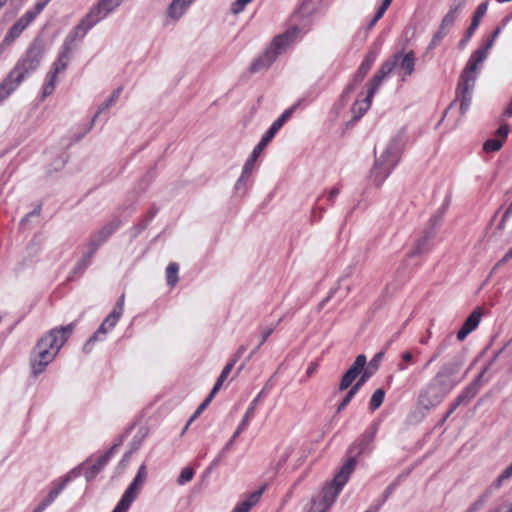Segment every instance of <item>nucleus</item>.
<instances>
[{
    "instance_id": "6e6552de",
    "label": "nucleus",
    "mask_w": 512,
    "mask_h": 512,
    "mask_svg": "<svg viewBox=\"0 0 512 512\" xmlns=\"http://www.w3.org/2000/svg\"><path fill=\"white\" fill-rule=\"evenodd\" d=\"M356 465L357 461H355V458L349 457L336 473L332 481L323 487L319 504L323 506L324 510H328L334 504L339 493L355 470Z\"/></svg>"
},
{
    "instance_id": "20e7f679",
    "label": "nucleus",
    "mask_w": 512,
    "mask_h": 512,
    "mask_svg": "<svg viewBox=\"0 0 512 512\" xmlns=\"http://www.w3.org/2000/svg\"><path fill=\"white\" fill-rule=\"evenodd\" d=\"M493 44L494 40L489 39L483 47L475 50L471 54L459 76L455 90V99L445 111V114L457 101L460 102V113L462 115H464L469 110L472 102L473 90L475 88L476 80L478 77V65L482 64L487 58L488 51L492 48Z\"/></svg>"
},
{
    "instance_id": "a19ab883",
    "label": "nucleus",
    "mask_w": 512,
    "mask_h": 512,
    "mask_svg": "<svg viewBox=\"0 0 512 512\" xmlns=\"http://www.w3.org/2000/svg\"><path fill=\"white\" fill-rule=\"evenodd\" d=\"M22 32L16 24H13L5 35V44H13Z\"/></svg>"
},
{
    "instance_id": "423d86ee",
    "label": "nucleus",
    "mask_w": 512,
    "mask_h": 512,
    "mask_svg": "<svg viewBox=\"0 0 512 512\" xmlns=\"http://www.w3.org/2000/svg\"><path fill=\"white\" fill-rule=\"evenodd\" d=\"M301 102L302 100H298L292 107L285 110L282 113V115L272 123L269 129L262 136L260 142L254 147L251 155L249 156V158L247 159L243 166L242 174L239 177L236 184L237 188H239L240 184L244 183L249 178L254 169L255 162L257 161L263 149L269 144V142L273 139L275 134L278 132V130L281 129L285 122L292 116L293 112L299 107Z\"/></svg>"
},
{
    "instance_id": "7c9ffc66",
    "label": "nucleus",
    "mask_w": 512,
    "mask_h": 512,
    "mask_svg": "<svg viewBox=\"0 0 512 512\" xmlns=\"http://www.w3.org/2000/svg\"><path fill=\"white\" fill-rule=\"evenodd\" d=\"M178 264L172 262L166 268V280L167 284L171 287L175 286L178 282Z\"/></svg>"
},
{
    "instance_id": "de8ad7c7",
    "label": "nucleus",
    "mask_w": 512,
    "mask_h": 512,
    "mask_svg": "<svg viewBox=\"0 0 512 512\" xmlns=\"http://www.w3.org/2000/svg\"><path fill=\"white\" fill-rule=\"evenodd\" d=\"M41 213V205H38L36 208H34L30 213L26 214L20 221V226L24 228L30 218L32 217H39Z\"/></svg>"
},
{
    "instance_id": "9d476101",
    "label": "nucleus",
    "mask_w": 512,
    "mask_h": 512,
    "mask_svg": "<svg viewBox=\"0 0 512 512\" xmlns=\"http://www.w3.org/2000/svg\"><path fill=\"white\" fill-rule=\"evenodd\" d=\"M299 29L292 27L286 33L276 36L272 42V46L276 51H267L263 55L259 56L250 66L252 73L259 72L263 69L268 68L276 59L277 54L281 49L285 48L292 41L293 38L298 34Z\"/></svg>"
},
{
    "instance_id": "39448f33",
    "label": "nucleus",
    "mask_w": 512,
    "mask_h": 512,
    "mask_svg": "<svg viewBox=\"0 0 512 512\" xmlns=\"http://www.w3.org/2000/svg\"><path fill=\"white\" fill-rule=\"evenodd\" d=\"M383 357L384 351L376 353L365 368L367 363L366 356L364 354L358 355L349 369L343 374L339 383V391L348 389L357 378L358 380L354 384L361 388L379 369Z\"/></svg>"
},
{
    "instance_id": "f704fd0d",
    "label": "nucleus",
    "mask_w": 512,
    "mask_h": 512,
    "mask_svg": "<svg viewBox=\"0 0 512 512\" xmlns=\"http://www.w3.org/2000/svg\"><path fill=\"white\" fill-rule=\"evenodd\" d=\"M492 492L493 490H491V488L488 487L485 490V492L481 496H479V498L467 509L466 512H477L478 510H480L484 506L487 498L492 494Z\"/></svg>"
},
{
    "instance_id": "2eb2a0df",
    "label": "nucleus",
    "mask_w": 512,
    "mask_h": 512,
    "mask_svg": "<svg viewBox=\"0 0 512 512\" xmlns=\"http://www.w3.org/2000/svg\"><path fill=\"white\" fill-rule=\"evenodd\" d=\"M488 6H489V2L488 1H484V2H482V3H480L478 5L477 9L475 10V12L473 14L471 23H470L469 27L467 28V30L465 32L464 37L458 43V48L460 50H464L465 49L467 43L469 42L471 37L474 35L475 31L477 30V28H478V26L480 24V21H481L482 17L487 12Z\"/></svg>"
},
{
    "instance_id": "aec40b11",
    "label": "nucleus",
    "mask_w": 512,
    "mask_h": 512,
    "mask_svg": "<svg viewBox=\"0 0 512 512\" xmlns=\"http://www.w3.org/2000/svg\"><path fill=\"white\" fill-rule=\"evenodd\" d=\"M121 3L122 0H100L97 5L89 11V17L93 18L98 23Z\"/></svg>"
},
{
    "instance_id": "864d4df0",
    "label": "nucleus",
    "mask_w": 512,
    "mask_h": 512,
    "mask_svg": "<svg viewBox=\"0 0 512 512\" xmlns=\"http://www.w3.org/2000/svg\"><path fill=\"white\" fill-rule=\"evenodd\" d=\"M291 452H292L291 448L286 449L285 453L280 457V459L276 463V466L274 468V470H275L274 473H276L284 465V463L287 461V459L291 455Z\"/></svg>"
},
{
    "instance_id": "412c9836",
    "label": "nucleus",
    "mask_w": 512,
    "mask_h": 512,
    "mask_svg": "<svg viewBox=\"0 0 512 512\" xmlns=\"http://www.w3.org/2000/svg\"><path fill=\"white\" fill-rule=\"evenodd\" d=\"M481 317H482V309L480 307H477L476 309H474L472 311V313L468 316V318L463 323L462 327L460 328V330L457 333V339L459 341L465 340L466 337L478 327V325L481 321Z\"/></svg>"
},
{
    "instance_id": "c03bdc74",
    "label": "nucleus",
    "mask_w": 512,
    "mask_h": 512,
    "mask_svg": "<svg viewBox=\"0 0 512 512\" xmlns=\"http://www.w3.org/2000/svg\"><path fill=\"white\" fill-rule=\"evenodd\" d=\"M213 397L208 395L206 399L198 406L196 411L193 413V415L188 420V425H190L209 405V403L212 401Z\"/></svg>"
},
{
    "instance_id": "c756f323",
    "label": "nucleus",
    "mask_w": 512,
    "mask_h": 512,
    "mask_svg": "<svg viewBox=\"0 0 512 512\" xmlns=\"http://www.w3.org/2000/svg\"><path fill=\"white\" fill-rule=\"evenodd\" d=\"M478 393V390L474 388V386H471L470 384L466 386L463 391L456 397V400L461 405L464 403H468L471 401Z\"/></svg>"
},
{
    "instance_id": "5fc2aeb1",
    "label": "nucleus",
    "mask_w": 512,
    "mask_h": 512,
    "mask_svg": "<svg viewBox=\"0 0 512 512\" xmlns=\"http://www.w3.org/2000/svg\"><path fill=\"white\" fill-rule=\"evenodd\" d=\"M510 132V127L508 124L504 123L499 126V128L496 131V135L499 138L506 139L508 134Z\"/></svg>"
},
{
    "instance_id": "8fccbe9b",
    "label": "nucleus",
    "mask_w": 512,
    "mask_h": 512,
    "mask_svg": "<svg viewBox=\"0 0 512 512\" xmlns=\"http://www.w3.org/2000/svg\"><path fill=\"white\" fill-rule=\"evenodd\" d=\"M250 2L251 1H249V0H236L232 4L231 11L234 14H239L245 9L246 5L249 4Z\"/></svg>"
},
{
    "instance_id": "e433bc0d",
    "label": "nucleus",
    "mask_w": 512,
    "mask_h": 512,
    "mask_svg": "<svg viewBox=\"0 0 512 512\" xmlns=\"http://www.w3.org/2000/svg\"><path fill=\"white\" fill-rule=\"evenodd\" d=\"M449 30L445 29L444 27L439 25L438 30L434 33L429 45L428 49H434L436 48L443 38L448 34Z\"/></svg>"
},
{
    "instance_id": "bf43d9fd",
    "label": "nucleus",
    "mask_w": 512,
    "mask_h": 512,
    "mask_svg": "<svg viewBox=\"0 0 512 512\" xmlns=\"http://www.w3.org/2000/svg\"><path fill=\"white\" fill-rule=\"evenodd\" d=\"M224 381H225V379H223L222 377L219 376L216 383L214 384V387L212 388L211 392L209 393V395L214 398V396L219 391V389L221 388Z\"/></svg>"
},
{
    "instance_id": "a878e982",
    "label": "nucleus",
    "mask_w": 512,
    "mask_h": 512,
    "mask_svg": "<svg viewBox=\"0 0 512 512\" xmlns=\"http://www.w3.org/2000/svg\"><path fill=\"white\" fill-rule=\"evenodd\" d=\"M81 474V467H77L75 469H73L71 471L70 474H68L67 476H65L61 483L54 487L53 489H51V491L49 492L48 496L46 497V501L51 504L57 497L58 495L62 492V490L66 487L67 483L71 480L72 477H78L80 476Z\"/></svg>"
},
{
    "instance_id": "052dcab7",
    "label": "nucleus",
    "mask_w": 512,
    "mask_h": 512,
    "mask_svg": "<svg viewBox=\"0 0 512 512\" xmlns=\"http://www.w3.org/2000/svg\"><path fill=\"white\" fill-rule=\"evenodd\" d=\"M224 381H225V379H223L222 377L219 376L216 383L214 384V387L212 388L211 392L209 393V395L214 398V396L219 391V389L221 388Z\"/></svg>"
},
{
    "instance_id": "37998d69",
    "label": "nucleus",
    "mask_w": 512,
    "mask_h": 512,
    "mask_svg": "<svg viewBox=\"0 0 512 512\" xmlns=\"http://www.w3.org/2000/svg\"><path fill=\"white\" fill-rule=\"evenodd\" d=\"M194 476V470L191 467H185L182 469L179 477H178V484L184 485L192 480Z\"/></svg>"
},
{
    "instance_id": "9b49d317",
    "label": "nucleus",
    "mask_w": 512,
    "mask_h": 512,
    "mask_svg": "<svg viewBox=\"0 0 512 512\" xmlns=\"http://www.w3.org/2000/svg\"><path fill=\"white\" fill-rule=\"evenodd\" d=\"M392 67L393 63H387L383 67H380L373 78L369 81L366 97L362 101H356L352 107V111L354 113H358L356 118L361 117L369 109L374 94L382 84L383 80L390 75Z\"/></svg>"
},
{
    "instance_id": "4468645a",
    "label": "nucleus",
    "mask_w": 512,
    "mask_h": 512,
    "mask_svg": "<svg viewBox=\"0 0 512 512\" xmlns=\"http://www.w3.org/2000/svg\"><path fill=\"white\" fill-rule=\"evenodd\" d=\"M375 439V430H368L361 434L348 448L351 457L368 455L373 451Z\"/></svg>"
},
{
    "instance_id": "774afa93",
    "label": "nucleus",
    "mask_w": 512,
    "mask_h": 512,
    "mask_svg": "<svg viewBox=\"0 0 512 512\" xmlns=\"http://www.w3.org/2000/svg\"><path fill=\"white\" fill-rule=\"evenodd\" d=\"M318 365L316 363H311L309 367L307 368L306 374L307 376L313 375L317 370Z\"/></svg>"
},
{
    "instance_id": "1a4fd4ad",
    "label": "nucleus",
    "mask_w": 512,
    "mask_h": 512,
    "mask_svg": "<svg viewBox=\"0 0 512 512\" xmlns=\"http://www.w3.org/2000/svg\"><path fill=\"white\" fill-rule=\"evenodd\" d=\"M451 194H447L442 205L436 213L429 219L423 235L416 241L410 256H419L429 251V242L434 238L437 229L440 227L442 219L451 204Z\"/></svg>"
},
{
    "instance_id": "13d9d810",
    "label": "nucleus",
    "mask_w": 512,
    "mask_h": 512,
    "mask_svg": "<svg viewBox=\"0 0 512 512\" xmlns=\"http://www.w3.org/2000/svg\"><path fill=\"white\" fill-rule=\"evenodd\" d=\"M124 301H125V296H124V294H122L118 298V300H117L113 310L118 311V312L123 314V311H124Z\"/></svg>"
},
{
    "instance_id": "603ef678",
    "label": "nucleus",
    "mask_w": 512,
    "mask_h": 512,
    "mask_svg": "<svg viewBox=\"0 0 512 512\" xmlns=\"http://www.w3.org/2000/svg\"><path fill=\"white\" fill-rule=\"evenodd\" d=\"M397 486H398V481L396 480L386 487V489L382 495V502L387 501V499L394 493Z\"/></svg>"
},
{
    "instance_id": "5701e85b",
    "label": "nucleus",
    "mask_w": 512,
    "mask_h": 512,
    "mask_svg": "<svg viewBox=\"0 0 512 512\" xmlns=\"http://www.w3.org/2000/svg\"><path fill=\"white\" fill-rule=\"evenodd\" d=\"M120 444H114L106 453L100 456L96 463L90 466L85 472V478L88 482L92 481L98 473L108 464L114 451Z\"/></svg>"
},
{
    "instance_id": "c9c22d12",
    "label": "nucleus",
    "mask_w": 512,
    "mask_h": 512,
    "mask_svg": "<svg viewBox=\"0 0 512 512\" xmlns=\"http://www.w3.org/2000/svg\"><path fill=\"white\" fill-rule=\"evenodd\" d=\"M512 477V466L509 465L498 477L497 479L489 486V488H491V490H497L499 489L503 482L505 480H508L509 478Z\"/></svg>"
},
{
    "instance_id": "0eeeda50",
    "label": "nucleus",
    "mask_w": 512,
    "mask_h": 512,
    "mask_svg": "<svg viewBox=\"0 0 512 512\" xmlns=\"http://www.w3.org/2000/svg\"><path fill=\"white\" fill-rule=\"evenodd\" d=\"M401 148V138L395 136L389 141L384 152L375 159L370 176L377 186H380L385 181L398 163Z\"/></svg>"
},
{
    "instance_id": "6e6d98bb",
    "label": "nucleus",
    "mask_w": 512,
    "mask_h": 512,
    "mask_svg": "<svg viewBox=\"0 0 512 512\" xmlns=\"http://www.w3.org/2000/svg\"><path fill=\"white\" fill-rule=\"evenodd\" d=\"M236 363V359H232L230 362H228L225 367L223 368L220 377L223 379H227L228 375L230 374L231 370L233 369L234 365Z\"/></svg>"
},
{
    "instance_id": "4d7b16f0",
    "label": "nucleus",
    "mask_w": 512,
    "mask_h": 512,
    "mask_svg": "<svg viewBox=\"0 0 512 512\" xmlns=\"http://www.w3.org/2000/svg\"><path fill=\"white\" fill-rule=\"evenodd\" d=\"M512 259V247L509 249V251L497 262L495 268L500 267L504 264H506L509 260Z\"/></svg>"
},
{
    "instance_id": "f8f14e48",
    "label": "nucleus",
    "mask_w": 512,
    "mask_h": 512,
    "mask_svg": "<svg viewBox=\"0 0 512 512\" xmlns=\"http://www.w3.org/2000/svg\"><path fill=\"white\" fill-rule=\"evenodd\" d=\"M147 479V470L145 465H141L138 469V472L136 476L134 477L133 481L130 483V485L127 487L125 492L123 493L120 501L116 505V507L113 509L112 512H127L132 505V503L137 498L141 487L143 486L144 482Z\"/></svg>"
},
{
    "instance_id": "58836bf2",
    "label": "nucleus",
    "mask_w": 512,
    "mask_h": 512,
    "mask_svg": "<svg viewBox=\"0 0 512 512\" xmlns=\"http://www.w3.org/2000/svg\"><path fill=\"white\" fill-rule=\"evenodd\" d=\"M275 326H266L263 328L261 333V340L259 344L254 348V350L250 353L248 360L258 351V349L266 342L268 337L274 332Z\"/></svg>"
},
{
    "instance_id": "49530a36",
    "label": "nucleus",
    "mask_w": 512,
    "mask_h": 512,
    "mask_svg": "<svg viewBox=\"0 0 512 512\" xmlns=\"http://www.w3.org/2000/svg\"><path fill=\"white\" fill-rule=\"evenodd\" d=\"M87 249L88 251L83 255L81 260L78 262V267L86 268L89 265L91 258L97 251L93 249V246L87 245Z\"/></svg>"
},
{
    "instance_id": "4be33fe9",
    "label": "nucleus",
    "mask_w": 512,
    "mask_h": 512,
    "mask_svg": "<svg viewBox=\"0 0 512 512\" xmlns=\"http://www.w3.org/2000/svg\"><path fill=\"white\" fill-rule=\"evenodd\" d=\"M50 1L51 0H38L34 8L25 12V14H23L14 24H16L20 30L24 31L44 10Z\"/></svg>"
},
{
    "instance_id": "c85d7f7f",
    "label": "nucleus",
    "mask_w": 512,
    "mask_h": 512,
    "mask_svg": "<svg viewBox=\"0 0 512 512\" xmlns=\"http://www.w3.org/2000/svg\"><path fill=\"white\" fill-rule=\"evenodd\" d=\"M123 88L122 86L118 87L116 90L113 91L112 95L104 102L102 103L99 107H98V110L96 112V114L94 115V117L92 118V123L93 124L96 120V118L101 114L103 113L104 111H106L109 107H111L112 105H114L116 103V101L118 100L121 92H122Z\"/></svg>"
},
{
    "instance_id": "dca6fc26",
    "label": "nucleus",
    "mask_w": 512,
    "mask_h": 512,
    "mask_svg": "<svg viewBox=\"0 0 512 512\" xmlns=\"http://www.w3.org/2000/svg\"><path fill=\"white\" fill-rule=\"evenodd\" d=\"M121 221L118 218H113L101 229L92 234L88 246H93L94 250L98 248L119 228Z\"/></svg>"
},
{
    "instance_id": "473e14b6",
    "label": "nucleus",
    "mask_w": 512,
    "mask_h": 512,
    "mask_svg": "<svg viewBox=\"0 0 512 512\" xmlns=\"http://www.w3.org/2000/svg\"><path fill=\"white\" fill-rule=\"evenodd\" d=\"M359 390L360 388L357 385L353 384L349 391L344 396V398L342 399V401L337 406L336 412L340 413L342 410H344Z\"/></svg>"
},
{
    "instance_id": "338daca9",
    "label": "nucleus",
    "mask_w": 512,
    "mask_h": 512,
    "mask_svg": "<svg viewBox=\"0 0 512 512\" xmlns=\"http://www.w3.org/2000/svg\"><path fill=\"white\" fill-rule=\"evenodd\" d=\"M50 504L44 499L38 506L35 508L33 512H42L46 509Z\"/></svg>"
},
{
    "instance_id": "bb28decb",
    "label": "nucleus",
    "mask_w": 512,
    "mask_h": 512,
    "mask_svg": "<svg viewBox=\"0 0 512 512\" xmlns=\"http://www.w3.org/2000/svg\"><path fill=\"white\" fill-rule=\"evenodd\" d=\"M71 52L72 48H70L68 44H63L62 50L59 53L57 60L53 64V71L50 73H55V75H58L60 72L64 71L68 66Z\"/></svg>"
},
{
    "instance_id": "4c0bfd02",
    "label": "nucleus",
    "mask_w": 512,
    "mask_h": 512,
    "mask_svg": "<svg viewBox=\"0 0 512 512\" xmlns=\"http://www.w3.org/2000/svg\"><path fill=\"white\" fill-rule=\"evenodd\" d=\"M421 351L419 349L406 350L401 353V360L408 364L413 365L416 362V356L420 355Z\"/></svg>"
},
{
    "instance_id": "72a5a7b5",
    "label": "nucleus",
    "mask_w": 512,
    "mask_h": 512,
    "mask_svg": "<svg viewBox=\"0 0 512 512\" xmlns=\"http://www.w3.org/2000/svg\"><path fill=\"white\" fill-rule=\"evenodd\" d=\"M384 397H385V391L382 388L375 390L370 399V403H369L370 409L372 411L378 409L382 405V403L384 401Z\"/></svg>"
},
{
    "instance_id": "3c124183",
    "label": "nucleus",
    "mask_w": 512,
    "mask_h": 512,
    "mask_svg": "<svg viewBox=\"0 0 512 512\" xmlns=\"http://www.w3.org/2000/svg\"><path fill=\"white\" fill-rule=\"evenodd\" d=\"M389 6H390V3L388 2V0L382 1V4L380 5V7L378 8L377 12L375 13V15L373 17L374 22H378L383 17L384 13L389 8Z\"/></svg>"
},
{
    "instance_id": "79ce46f5",
    "label": "nucleus",
    "mask_w": 512,
    "mask_h": 512,
    "mask_svg": "<svg viewBox=\"0 0 512 512\" xmlns=\"http://www.w3.org/2000/svg\"><path fill=\"white\" fill-rule=\"evenodd\" d=\"M503 146V141L500 139H489L487 140L484 145L483 149L486 152H496L499 151Z\"/></svg>"
},
{
    "instance_id": "e2e57ef3",
    "label": "nucleus",
    "mask_w": 512,
    "mask_h": 512,
    "mask_svg": "<svg viewBox=\"0 0 512 512\" xmlns=\"http://www.w3.org/2000/svg\"><path fill=\"white\" fill-rule=\"evenodd\" d=\"M340 193V188L339 187H333L329 193H328V200L330 202H333L334 199L339 195Z\"/></svg>"
},
{
    "instance_id": "6ab92c4d",
    "label": "nucleus",
    "mask_w": 512,
    "mask_h": 512,
    "mask_svg": "<svg viewBox=\"0 0 512 512\" xmlns=\"http://www.w3.org/2000/svg\"><path fill=\"white\" fill-rule=\"evenodd\" d=\"M97 24L96 20L89 17V13L80 21V23L67 35L63 44H68L70 48L77 38H83L93 26Z\"/></svg>"
},
{
    "instance_id": "f03ea898",
    "label": "nucleus",
    "mask_w": 512,
    "mask_h": 512,
    "mask_svg": "<svg viewBox=\"0 0 512 512\" xmlns=\"http://www.w3.org/2000/svg\"><path fill=\"white\" fill-rule=\"evenodd\" d=\"M44 53V40L40 37L34 38L13 69L0 84V102L14 92L27 76L39 68Z\"/></svg>"
},
{
    "instance_id": "ddd939ff",
    "label": "nucleus",
    "mask_w": 512,
    "mask_h": 512,
    "mask_svg": "<svg viewBox=\"0 0 512 512\" xmlns=\"http://www.w3.org/2000/svg\"><path fill=\"white\" fill-rule=\"evenodd\" d=\"M265 390L262 389L259 394L252 400L250 403L248 409L245 412V415L237 427L236 431L232 435V437L229 439V441L225 444V446L222 448V450L219 452L217 457L212 461L211 466H217L220 461L225 457L227 451L232 447L234 444V441L236 438L246 429L248 425V421L253 417L255 409L260 401V399L264 396Z\"/></svg>"
},
{
    "instance_id": "393cba45",
    "label": "nucleus",
    "mask_w": 512,
    "mask_h": 512,
    "mask_svg": "<svg viewBox=\"0 0 512 512\" xmlns=\"http://www.w3.org/2000/svg\"><path fill=\"white\" fill-rule=\"evenodd\" d=\"M195 0H172L167 14L170 18L178 20Z\"/></svg>"
},
{
    "instance_id": "69168bd1",
    "label": "nucleus",
    "mask_w": 512,
    "mask_h": 512,
    "mask_svg": "<svg viewBox=\"0 0 512 512\" xmlns=\"http://www.w3.org/2000/svg\"><path fill=\"white\" fill-rule=\"evenodd\" d=\"M137 450V447H134L133 449H131L129 452L125 453L122 460L120 461L121 464H126L127 462H129L130 458H131V455L134 453V451Z\"/></svg>"
},
{
    "instance_id": "a18cd8bd",
    "label": "nucleus",
    "mask_w": 512,
    "mask_h": 512,
    "mask_svg": "<svg viewBox=\"0 0 512 512\" xmlns=\"http://www.w3.org/2000/svg\"><path fill=\"white\" fill-rule=\"evenodd\" d=\"M121 316L122 313L112 310L111 313L104 319V322L109 326V329H113Z\"/></svg>"
},
{
    "instance_id": "cd10ccee",
    "label": "nucleus",
    "mask_w": 512,
    "mask_h": 512,
    "mask_svg": "<svg viewBox=\"0 0 512 512\" xmlns=\"http://www.w3.org/2000/svg\"><path fill=\"white\" fill-rule=\"evenodd\" d=\"M264 490L265 486L253 492L246 501L235 507L232 512H249L250 509L259 501Z\"/></svg>"
},
{
    "instance_id": "f257e3e1",
    "label": "nucleus",
    "mask_w": 512,
    "mask_h": 512,
    "mask_svg": "<svg viewBox=\"0 0 512 512\" xmlns=\"http://www.w3.org/2000/svg\"><path fill=\"white\" fill-rule=\"evenodd\" d=\"M464 363V355L458 353L439 368L428 383L426 390L419 396V403L424 409L430 410L440 404L445 396L466 378L471 367L458 377Z\"/></svg>"
},
{
    "instance_id": "ea45409f",
    "label": "nucleus",
    "mask_w": 512,
    "mask_h": 512,
    "mask_svg": "<svg viewBox=\"0 0 512 512\" xmlns=\"http://www.w3.org/2000/svg\"><path fill=\"white\" fill-rule=\"evenodd\" d=\"M48 81L43 86V97H47L54 92L57 75L49 73L47 75Z\"/></svg>"
},
{
    "instance_id": "a211bd4d",
    "label": "nucleus",
    "mask_w": 512,
    "mask_h": 512,
    "mask_svg": "<svg viewBox=\"0 0 512 512\" xmlns=\"http://www.w3.org/2000/svg\"><path fill=\"white\" fill-rule=\"evenodd\" d=\"M387 63H393V67L391 68V72L394 70L396 66H399L402 70L405 71L406 75H411L414 71L415 66V56L414 52L410 51L407 54H403L401 52L396 53L392 58L386 60L381 67H383Z\"/></svg>"
},
{
    "instance_id": "0e129e2a",
    "label": "nucleus",
    "mask_w": 512,
    "mask_h": 512,
    "mask_svg": "<svg viewBox=\"0 0 512 512\" xmlns=\"http://www.w3.org/2000/svg\"><path fill=\"white\" fill-rule=\"evenodd\" d=\"M431 337H432V330L430 328H428L426 331V335L419 340V343L422 345H427L429 340L431 339Z\"/></svg>"
},
{
    "instance_id": "2f4dec72",
    "label": "nucleus",
    "mask_w": 512,
    "mask_h": 512,
    "mask_svg": "<svg viewBox=\"0 0 512 512\" xmlns=\"http://www.w3.org/2000/svg\"><path fill=\"white\" fill-rule=\"evenodd\" d=\"M112 329H109V326L103 321L97 331L89 338L87 343L85 344V349L91 344L94 343L97 340H102L106 334L111 331Z\"/></svg>"
},
{
    "instance_id": "f3484780",
    "label": "nucleus",
    "mask_w": 512,
    "mask_h": 512,
    "mask_svg": "<svg viewBox=\"0 0 512 512\" xmlns=\"http://www.w3.org/2000/svg\"><path fill=\"white\" fill-rule=\"evenodd\" d=\"M376 57H377V55L375 52H369L366 55L365 59L362 61V63L358 67L356 73L354 74V77H353L351 83H349L347 85L346 90H345L346 93L352 92L355 89V87L364 80V78L366 77V75L368 74L370 69L372 68V66L376 60Z\"/></svg>"
},
{
    "instance_id": "680f3d73",
    "label": "nucleus",
    "mask_w": 512,
    "mask_h": 512,
    "mask_svg": "<svg viewBox=\"0 0 512 512\" xmlns=\"http://www.w3.org/2000/svg\"><path fill=\"white\" fill-rule=\"evenodd\" d=\"M440 357V352H434L431 357L426 361L422 370H426L433 362H435Z\"/></svg>"
},
{
    "instance_id": "b1692460",
    "label": "nucleus",
    "mask_w": 512,
    "mask_h": 512,
    "mask_svg": "<svg viewBox=\"0 0 512 512\" xmlns=\"http://www.w3.org/2000/svg\"><path fill=\"white\" fill-rule=\"evenodd\" d=\"M466 4V0H452L448 12L441 20L440 26L450 30Z\"/></svg>"
},
{
    "instance_id": "09e8293b",
    "label": "nucleus",
    "mask_w": 512,
    "mask_h": 512,
    "mask_svg": "<svg viewBox=\"0 0 512 512\" xmlns=\"http://www.w3.org/2000/svg\"><path fill=\"white\" fill-rule=\"evenodd\" d=\"M489 370V365L485 366L482 371L475 377V379L470 383L471 386H474L476 390H480L482 383H483V377L485 373Z\"/></svg>"
},
{
    "instance_id": "7ed1b4c3",
    "label": "nucleus",
    "mask_w": 512,
    "mask_h": 512,
    "mask_svg": "<svg viewBox=\"0 0 512 512\" xmlns=\"http://www.w3.org/2000/svg\"><path fill=\"white\" fill-rule=\"evenodd\" d=\"M75 329V322L66 326L51 329L40 338L33 348L30 357L31 371L34 376L40 375L55 359L60 349Z\"/></svg>"
}]
</instances>
